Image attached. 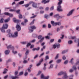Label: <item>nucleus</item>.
<instances>
[{
  "instance_id": "f257e3e1",
  "label": "nucleus",
  "mask_w": 79,
  "mask_h": 79,
  "mask_svg": "<svg viewBox=\"0 0 79 79\" xmlns=\"http://www.w3.org/2000/svg\"><path fill=\"white\" fill-rule=\"evenodd\" d=\"M59 2L58 3V5L57 6V10L58 11H63V9L61 8V4L62 3V0H59Z\"/></svg>"
},
{
  "instance_id": "f03ea898",
  "label": "nucleus",
  "mask_w": 79,
  "mask_h": 79,
  "mask_svg": "<svg viewBox=\"0 0 79 79\" xmlns=\"http://www.w3.org/2000/svg\"><path fill=\"white\" fill-rule=\"evenodd\" d=\"M63 74L64 75V77H63V78L66 79V78H67V77H68L67 74L66 73V72L61 71L58 73V75L61 76Z\"/></svg>"
},
{
  "instance_id": "7ed1b4c3",
  "label": "nucleus",
  "mask_w": 79,
  "mask_h": 79,
  "mask_svg": "<svg viewBox=\"0 0 79 79\" xmlns=\"http://www.w3.org/2000/svg\"><path fill=\"white\" fill-rule=\"evenodd\" d=\"M8 25L7 24H4L2 26V27L1 28V31L2 32H5V29H7Z\"/></svg>"
},
{
  "instance_id": "20e7f679",
  "label": "nucleus",
  "mask_w": 79,
  "mask_h": 79,
  "mask_svg": "<svg viewBox=\"0 0 79 79\" xmlns=\"http://www.w3.org/2000/svg\"><path fill=\"white\" fill-rule=\"evenodd\" d=\"M51 23L54 26H56V25H58V26H60L61 24V22H55L54 21H51Z\"/></svg>"
},
{
  "instance_id": "39448f33",
  "label": "nucleus",
  "mask_w": 79,
  "mask_h": 79,
  "mask_svg": "<svg viewBox=\"0 0 79 79\" xmlns=\"http://www.w3.org/2000/svg\"><path fill=\"white\" fill-rule=\"evenodd\" d=\"M29 32H33L34 29H36V27L34 26H33L30 27H29Z\"/></svg>"
},
{
  "instance_id": "423d86ee",
  "label": "nucleus",
  "mask_w": 79,
  "mask_h": 79,
  "mask_svg": "<svg viewBox=\"0 0 79 79\" xmlns=\"http://www.w3.org/2000/svg\"><path fill=\"white\" fill-rule=\"evenodd\" d=\"M49 76H47L45 77L44 74H41L40 79H49Z\"/></svg>"
},
{
  "instance_id": "0eeeda50",
  "label": "nucleus",
  "mask_w": 79,
  "mask_h": 79,
  "mask_svg": "<svg viewBox=\"0 0 79 79\" xmlns=\"http://www.w3.org/2000/svg\"><path fill=\"white\" fill-rule=\"evenodd\" d=\"M54 17L55 18H57V20H58L59 19H60V18H61L62 17L60 16L59 14H57L56 15H55L54 16Z\"/></svg>"
},
{
  "instance_id": "6e6552de",
  "label": "nucleus",
  "mask_w": 79,
  "mask_h": 79,
  "mask_svg": "<svg viewBox=\"0 0 79 79\" xmlns=\"http://www.w3.org/2000/svg\"><path fill=\"white\" fill-rule=\"evenodd\" d=\"M60 47V44H56L53 45V47L54 48H59Z\"/></svg>"
},
{
  "instance_id": "1a4fd4ad",
  "label": "nucleus",
  "mask_w": 79,
  "mask_h": 79,
  "mask_svg": "<svg viewBox=\"0 0 79 79\" xmlns=\"http://www.w3.org/2000/svg\"><path fill=\"white\" fill-rule=\"evenodd\" d=\"M74 9H72L69 12V13L67 15V16H71V15H72V14H73V12H74Z\"/></svg>"
},
{
  "instance_id": "9d476101",
  "label": "nucleus",
  "mask_w": 79,
  "mask_h": 79,
  "mask_svg": "<svg viewBox=\"0 0 79 79\" xmlns=\"http://www.w3.org/2000/svg\"><path fill=\"white\" fill-rule=\"evenodd\" d=\"M45 38V37H42V36L41 35H39L38 37V39H40V42H42V41L44 40V39Z\"/></svg>"
},
{
  "instance_id": "9b49d317",
  "label": "nucleus",
  "mask_w": 79,
  "mask_h": 79,
  "mask_svg": "<svg viewBox=\"0 0 79 79\" xmlns=\"http://www.w3.org/2000/svg\"><path fill=\"white\" fill-rule=\"evenodd\" d=\"M13 21L14 23H19L21 22V20L17 19L15 18H13Z\"/></svg>"
},
{
  "instance_id": "f8f14e48",
  "label": "nucleus",
  "mask_w": 79,
  "mask_h": 79,
  "mask_svg": "<svg viewBox=\"0 0 79 79\" xmlns=\"http://www.w3.org/2000/svg\"><path fill=\"white\" fill-rule=\"evenodd\" d=\"M15 48V47H12L11 48V49L12 51V53L13 54H16L17 53V51H15L14 50V49Z\"/></svg>"
},
{
  "instance_id": "ddd939ff",
  "label": "nucleus",
  "mask_w": 79,
  "mask_h": 79,
  "mask_svg": "<svg viewBox=\"0 0 79 79\" xmlns=\"http://www.w3.org/2000/svg\"><path fill=\"white\" fill-rule=\"evenodd\" d=\"M10 78L12 79H19V77L17 76H16L15 77H14L12 76H11L10 77Z\"/></svg>"
},
{
  "instance_id": "4468645a",
  "label": "nucleus",
  "mask_w": 79,
  "mask_h": 79,
  "mask_svg": "<svg viewBox=\"0 0 79 79\" xmlns=\"http://www.w3.org/2000/svg\"><path fill=\"white\" fill-rule=\"evenodd\" d=\"M16 28L18 31H19L21 29V27L19 25H17L16 26Z\"/></svg>"
},
{
  "instance_id": "2eb2a0df",
  "label": "nucleus",
  "mask_w": 79,
  "mask_h": 79,
  "mask_svg": "<svg viewBox=\"0 0 79 79\" xmlns=\"http://www.w3.org/2000/svg\"><path fill=\"white\" fill-rule=\"evenodd\" d=\"M37 3H35L34 2H33L32 4V6L33 7V8H37Z\"/></svg>"
},
{
  "instance_id": "dca6fc26",
  "label": "nucleus",
  "mask_w": 79,
  "mask_h": 79,
  "mask_svg": "<svg viewBox=\"0 0 79 79\" xmlns=\"http://www.w3.org/2000/svg\"><path fill=\"white\" fill-rule=\"evenodd\" d=\"M14 37H17L18 36V33L17 31H15L14 32L13 35Z\"/></svg>"
},
{
  "instance_id": "f3484780",
  "label": "nucleus",
  "mask_w": 79,
  "mask_h": 79,
  "mask_svg": "<svg viewBox=\"0 0 79 79\" xmlns=\"http://www.w3.org/2000/svg\"><path fill=\"white\" fill-rule=\"evenodd\" d=\"M10 50H6L5 51V55H8V54L10 53Z\"/></svg>"
},
{
  "instance_id": "a211bd4d",
  "label": "nucleus",
  "mask_w": 79,
  "mask_h": 79,
  "mask_svg": "<svg viewBox=\"0 0 79 79\" xmlns=\"http://www.w3.org/2000/svg\"><path fill=\"white\" fill-rule=\"evenodd\" d=\"M5 45L7 47V48H8V49H9L11 48V45H10L8 46V44H6Z\"/></svg>"
},
{
  "instance_id": "6ab92c4d",
  "label": "nucleus",
  "mask_w": 79,
  "mask_h": 79,
  "mask_svg": "<svg viewBox=\"0 0 79 79\" xmlns=\"http://www.w3.org/2000/svg\"><path fill=\"white\" fill-rule=\"evenodd\" d=\"M40 49V48L38 47L37 48H34L32 49L33 51H35V50H37V51L39 50Z\"/></svg>"
},
{
  "instance_id": "aec40b11",
  "label": "nucleus",
  "mask_w": 79,
  "mask_h": 79,
  "mask_svg": "<svg viewBox=\"0 0 79 79\" xmlns=\"http://www.w3.org/2000/svg\"><path fill=\"white\" fill-rule=\"evenodd\" d=\"M8 71V69H4V71L3 72V74H6V72Z\"/></svg>"
},
{
  "instance_id": "412c9836",
  "label": "nucleus",
  "mask_w": 79,
  "mask_h": 79,
  "mask_svg": "<svg viewBox=\"0 0 79 79\" xmlns=\"http://www.w3.org/2000/svg\"><path fill=\"white\" fill-rule=\"evenodd\" d=\"M9 37H14L13 35L11 33H9Z\"/></svg>"
},
{
  "instance_id": "4be33fe9",
  "label": "nucleus",
  "mask_w": 79,
  "mask_h": 79,
  "mask_svg": "<svg viewBox=\"0 0 79 79\" xmlns=\"http://www.w3.org/2000/svg\"><path fill=\"white\" fill-rule=\"evenodd\" d=\"M23 73L24 72H23V71L20 72L19 73V76H22V75H23Z\"/></svg>"
},
{
  "instance_id": "5701e85b",
  "label": "nucleus",
  "mask_w": 79,
  "mask_h": 79,
  "mask_svg": "<svg viewBox=\"0 0 79 79\" xmlns=\"http://www.w3.org/2000/svg\"><path fill=\"white\" fill-rule=\"evenodd\" d=\"M24 1H22L19 2V5H22V4H24Z\"/></svg>"
},
{
  "instance_id": "b1692460",
  "label": "nucleus",
  "mask_w": 79,
  "mask_h": 79,
  "mask_svg": "<svg viewBox=\"0 0 79 79\" xmlns=\"http://www.w3.org/2000/svg\"><path fill=\"white\" fill-rule=\"evenodd\" d=\"M53 64H51L49 66V69H52V68H53Z\"/></svg>"
},
{
  "instance_id": "393cba45",
  "label": "nucleus",
  "mask_w": 79,
  "mask_h": 79,
  "mask_svg": "<svg viewBox=\"0 0 79 79\" xmlns=\"http://www.w3.org/2000/svg\"><path fill=\"white\" fill-rule=\"evenodd\" d=\"M73 60H74V58H72L70 59V60L69 61V62L72 64H73Z\"/></svg>"
},
{
  "instance_id": "a878e982",
  "label": "nucleus",
  "mask_w": 79,
  "mask_h": 79,
  "mask_svg": "<svg viewBox=\"0 0 79 79\" xmlns=\"http://www.w3.org/2000/svg\"><path fill=\"white\" fill-rule=\"evenodd\" d=\"M61 59H58L56 60V62L57 63H60L61 62Z\"/></svg>"
},
{
  "instance_id": "bb28decb",
  "label": "nucleus",
  "mask_w": 79,
  "mask_h": 79,
  "mask_svg": "<svg viewBox=\"0 0 79 79\" xmlns=\"http://www.w3.org/2000/svg\"><path fill=\"white\" fill-rule=\"evenodd\" d=\"M9 11H10L11 12H15L16 11V10H15V9H10L9 10Z\"/></svg>"
},
{
  "instance_id": "cd10ccee",
  "label": "nucleus",
  "mask_w": 79,
  "mask_h": 79,
  "mask_svg": "<svg viewBox=\"0 0 79 79\" xmlns=\"http://www.w3.org/2000/svg\"><path fill=\"white\" fill-rule=\"evenodd\" d=\"M4 15H7V16H9V15H10V13L7 12H5L4 13Z\"/></svg>"
},
{
  "instance_id": "c85d7f7f",
  "label": "nucleus",
  "mask_w": 79,
  "mask_h": 79,
  "mask_svg": "<svg viewBox=\"0 0 79 79\" xmlns=\"http://www.w3.org/2000/svg\"><path fill=\"white\" fill-rule=\"evenodd\" d=\"M4 15H7V16H9V15H10V13L7 12H5L4 13Z\"/></svg>"
},
{
  "instance_id": "c756f323",
  "label": "nucleus",
  "mask_w": 79,
  "mask_h": 79,
  "mask_svg": "<svg viewBox=\"0 0 79 79\" xmlns=\"http://www.w3.org/2000/svg\"><path fill=\"white\" fill-rule=\"evenodd\" d=\"M10 20V18H8L7 19H6L5 20V23H7V22H8Z\"/></svg>"
},
{
  "instance_id": "7c9ffc66",
  "label": "nucleus",
  "mask_w": 79,
  "mask_h": 79,
  "mask_svg": "<svg viewBox=\"0 0 79 79\" xmlns=\"http://www.w3.org/2000/svg\"><path fill=\"white\" fill-rule=\"evenodd\" d=\"M29 5H30V4H27L24 5V6L26 8H27V7H28V6H29Z\"/></svg>"
},
{
  "instance_id": "2f4dec72",
  "label": "nucleus",
  "mask_w": 79,
  "mask_h": 79,
  "mask_svg": "<svg viewBox=\"0 0 79 79\" xmlns=\"http://www.w3.org/2000/svg\"><path fill=\"white\" fill-rule=\"evenodd\" d=\"M41 73H42V71H38V74H37V76H39V75H40V74H41Z\"/></svg>"
},
{
  "instance_id": "473e14b6",
  "label": "nucleus",
  "mask_w": 79,
  "mask_h": 79,
  "mask_svg": "<svg viewBox=\"0 0 79 79\" xmlns=\"http://www.w3.org/2000/svg\"><path fill=\"white\" fill-rule=\"evenodd\" d=\"M46 0H43L41 2V3H44V4H45V3H46Z\"/></svg>"
},
{
  "instance_id": "72a5a7b5",
  "label": "nucleus",
  "mask_w": 79,
  "mask_h": 79,
  "mask_svg": "<svg viewBox=\"0 0 79 79\" xmlns=\"http://www.w3.org/2000/svg\"><path fill=\"white\" fill-rule=\"evenodd\" d=\"M16 13H18V14H19V13H20V10H16L15 11Z\"/></svg>"
},
{
  "instance_id": "f704fd0d",
  "label": "nucleus",
  "mask_w": 79,
  "mask_h": 79,
  "mask_svg": "<svg viewBox=\"0 0 79 79\" xmlns=\"http://www.w3.org/2000/svg\"><path fill=\"white\" fill-rule=\"evenodd\" d=\"M68 52V50H67L63 51L62 52V54H64V53H66V52Z\"/></svg>"
},
{
  "instance_id": "c9c22d12",
  "label": "nucleus",
  "mask_w": 79,
  "mask_h": 79,
  "mask_svg": "<svg viewBox=\"0 0 79 79\" xmlns=\"http://www.w3.org/2000/svg\"><path fill=\"white\" fill-rule=\"evenodd\" d=\"M60 55V54H58L56 55V56L55 57V59H57L58 57H59V56Z\"/></svg>"
},
{
  "instance_id": "e433bc0d",
  "label": "nucleus",
  "mask_w": 79,
  "mask_h": 79,
  "mask_svg": "<svg viewBox=\"0 0 79 79\" xmlns=\"http://www.w3.org/2000/svg\"><path fill=\"white\" fill-rule=\"evenodd\" d=\"M69 44H73V41L71 40H70L68 41Z\"/></svg>"
},
{
  "instance_id": "4c0bfd02",
  "label": "nucleus",
  "mask_w": 79,
  "mask_h": 79,
  "mask_svg": "<svg viewBox=\"0 0 79 79\" xmlns=\"http://www.w3.org/2000/svg\"><path fill=\"white\" fill-rule=\"evenodd\" d=\"M76 38V36H70V39H74Z\"/></svg>"
},
{
  "instance_id": "58836bf2",
  "label": "nucleus",
  "mask_w": 79,
  "mask_h": 79,
  "mask_svg": "<svg viewBox=\"0 0 79 79\" xmlns=\"http://www.w3.org/2000/svg\"><path fill=\"white\" fill-rule=\"evenodd\" d=\"M49 59V57L48 56H47L45 57V60H48Z\"/></svg>"
},
{
  "instance_id": "ea45409f",
  "label": "nucleus",
  "mask_w": 79,
  "mask_h": 79,
  "mask_svg": "<svg viewBox=\"0 0 79 79\" xmlns=\"http://www.w3.org/2000/svg\"><path fill=\"white\" fill-rule=\"evenodd\" d=\"M28 74V73L27 72H25V73H24V75L25 76H27Z\"/></svg>"
},
{
  "instance_id": "a19ab883",
  "label": "nucleus",
  "mask_w": 79,
  "mask_h": 79,
  "mask_svg": "<svg viewBox=\"0 0 79 79\" xmlns=\"http://www.w3.org/2000/svg\"><path fill=\"white\" fill-rule=\"evenodd\" d=\"M19 19H21V18H23V17L22 16V15H21V14L19 15Z\"/></svg>"
},
{
  "instance_id": "79ce46f5",
  "label": "nucleus",
  "mask_w": 79,
  "mask_h": 79,
  "mask_svg": "<svg viewBox=\"0 0 79 79\" xmlns=\"http://www.w3.org/2000/svg\"><path fill=\"white\" fill-rule=\"evenodd\" d=\"M68 63V60H67L64 62V64H67Z\"/></svg>"
},
{
  "instance_id": "37998d69",
  "label": "nucleus",
  "mask_w": 79,
  "mask_h": 79,
  "mask_svg": "<svg viewBox=\"0 0 79 79\" xmlns=\"http://www.w3.org/2000/svg\"><path fill=\"white\" fill-rule=\"evenodd\" d=\"M0 22H1V23H3V19H1L0 20Z\"/></svg>"
},
{
  "instance_id": "c03bdc74",
  "label": "nucleus",
  "mask_w": 79,
  "mask_h": 79,
  "mask_svg": "<svg viewBox=\"0 0 79 79\" xmlns=\"http://www.w3.org/2000/svg\"><path fill=\"white\" fill-rule=\"evenodd\" d=\"M54 9V6H52L50 8V10H53Z\"/></svg>"
},
{
  "instance_id": "a18cd8bd",
  "label": "nucleus",
  "mask_w": 79,
  "mask_h": 79,
  "mask_svg": "<svg viewBox=\"0 0 79 79\" xmlns=\"http://www.w3.org/2000/svg\"><path fill=\"white\" fill-rule=\"evenodd\" d=\"M18 74V71H16L15 72V76H16Z\"/></svg>"
},
{
  "instance_id": "49530a36",
  "label": "nucleus",
  "mask_w": 79,
  "mask_h": 79,
  "mask_svg": "<svg viewBox=\"0 0 79 79\" xmlns=\"http://www.w3.org/2000/svg\"><path fill=\"white\" fill-rule=\"evenodd\" d=\"M34 21H35V20H33V21L31 23H30V25H31L33 24L34 23Z\"/></svg>"
},
{
  "instance_id": "de8ad7c7",
  "label": "nucleus",
  "mask_w": 79,
  "mask_h": 79,
  "mask_svg": "<svg viewBox=\"0 0 79 79\" xmlns=\"http://www.w3.org/2000/svg\"><path fill=\"white\" fill-rule=\"evenodd\" d=\"M21 24H22V26H25L26 24V23L25 22H22L21 23Z\"/></svg>"
},
{
  "instance_id": "09e8293b",
  "label": "nucleus",
  "mask_w": 79,
  "mask_h": 79,
  "mask_svg": "<svg viewBox=\"0 0 79 79\" xmlns=\"http://www.w3.org/2000/svg\"><path fill=\"white\" fill-rule=\"evenodd\" d=\"M34 45H30V48H34Z\"/></svg>"
},
{
  "instance_id": "8fccbe9b",
  "label": "nucleus",
  "mask_w": 79,
  "mask_h": 79,
  "mask_svg": "<svg viewBox=\"0 0 79 79\" xmlns=\"http://www.w3.org/2000/svg\"><path fill=\"white\" fill-rule=\"evenodd\" d=\"M35 42V40H33L30 41L31 43H34Z\"/></svg>"
},
{
  "instance_id": "3c124183",
  "label": "nucleus",
  "mask_w": 79,
  "mask_h": 79,
  "mask_svg": "<svg viewBox=\"0 0 79 79\" xmlns=\"http://www.w3.org/2000/svg\"><path fill=\"white\" fill-rule=\"evenodd\" d=\"M29 50H27L25 53L26 55H27L29 53Z\"/></svg>"
},
{
  "instance_id": "603ef678",
  "label": "nucleus",
  "mask_w": 79,
  "mask_h": 79,
  "mask_svg": "<svg viewBox=\"0 0 79 79\" xmlns=\"http://www.w3.org/2000/svg\"><path fill=\"white\" fill-rule=\"evenodd\" d=\"M9 16H10V17H13V15L12 14H11L10 13V15H9Z\"/></svg>"
},
{
  "instance_id": "864d4df0",
  "label": "nucleus",
  "mask_w": 79,
  "mask_h": 79,
  "mask_svg": "<svg viewBox=\"0 0 79 79\" xmlns=\"http://www.w3.org/2000/svg\"><path fill=\"white\" fill-rule=\"evenodd\" d=\"M48 10H49V7H47L45 8V10H46V11H48Z\"/></svg>"
},
{
  "instance_id": "5fc2aeb1",
  "label": "nucleus",
  "mask_w": 79,
  "mask_h": 79,
  "mask_svg": "<svg viewBox=\"0 0 79 79\" xmlns=\"http://www.w3.org/2000/svg\"><path fill=\"white\" fill-rule=\"evenodd\" d=\"M69 72L70 73H73V69H71L69 70Z\"/></svg>"
},
{
  "instance_id": "6e6d98bb",
  "label": "nucleus",
  "mask_w": 79,
  "mask_h": 79,
  "mask_svg": "<svg viewBox=\"0 0 79 79\" xmlns=\"http://www.w3.org/2000/svg\"><path fill=\"white\" fill-rule=\"evenodd\" d=\"M54 40H55L54 39H51L50 40V42L51 43L53 42L54 41Z\"/></svg>"
},
{
  "instance_id": "4d7b16f0",
  "label": "nucleus",
  "mask_w": 79,
  "mask_h": 79,
  "mask_svg": "<svg viewBox=\"0 0 79 79\" xmlns=\"http://www.w3.org/2000/svg\"><path fill=\"white\" fill-rule=\"evenodd\" d=\"M41 64V63L39 62V63H38V64H36L37 66H40V65Z\"/></svg>"
},
{
  "instance_id": "13d9d810",
  "label": "nucleus",
  "mask_w": 79,
  "mask_h": 79,
  "mask_svg": "<svg viewBox=\"0 0 79 79\" xmlns=\"http://www.w3.org/2000/svg\"><path fill=\"white\" fill-rule=\"evenodd\" d=\"M11 7H6L5 8V10H8V9H10Z\"/></svg>"
},
{
  "instance_id": "bf43d9fd",
  "label": "nucleus",
  "mask_w": 79,
  "mask_h": 79,
  "mask_svg": "<svg viewBox=\"0 0 79 79\" xmlns=\"http://www.w3.org/2000/svg\"><path fill=\"white\" fill-rule=\"evenodd\" d=\"M79 60H77V62L76 63V64L77 65V64H79Z\"/></svg>"
},
{
  "instance_id": "052dcab7",
  "label": "nucleus",
  "mask_w": 79,
  "mask_h": 79,
  "mask_svg": "<svg viewBox=\"0 0 79 79\" xmlns=\"http://www.w3.org/2000/svg\"><path fill=\"white\" fill-rule=\"evenodd\" d=\"M23 63H27V61L26 60H24Z\"/></svg>"
},
{
  "instance_id": "680f3d73",
  "label": "nucleus",
  "mask_w": 79,
  "mask_h": 79,
  "mask_svg": "<svg viewBox=\"0 0 79 79\" xmlns=\"http://www.w3.org/2000/svg\"><path fill=\"white\" fill-rule=\"evenodd\" d=\"M30 45H31V44L30 43H28L27 44V47H29V46H30Z\"/></svg>"
},
{
  "instance_id": "e2e57ef3",
  "label": "nucleus",
  "mask_w": 79,
  "mask_h": 79,
  "mask_svg": "<svg viewBox=\"0 0 79 79\" xmlns=\"http://www.w3.org/2000/svg\"><path fill=\"white\" fill-rule=\"evenodd\" d=\"M11 61V59H9L7 60V63H8V62H10V61Z\"/></svg>"
},
{
  "instance_id": "0e129e2a",
  "label": "nucleus",
  "mask_w": 79,
  "mask_h": 79,
  "mask_svg": "<svg viewBox=\"0 0 79 79\" xmlns=\"http://www.w3.org/2000/svg\"><path fill=\"white\" fill-rule=\"evenodd\" d=\"M38 56V55H36L35 57H34V59H35V58H37V57Z\"/></svg>"
},
{
  "instance_id": "69168bd1",
  "label": "nucleus",
  "mask_w": 79,
  "mask_h": 79,
  "mask_svg": "<svg viewBox=\"0 0 79 79\" xmlns=\"http://www.w3.org/2000/svg\"><path fill=\"white\" fill-rule=\"evenodd\" d=\"M44 13V11L42 10H41L40 12V14H42L43 13Z\"/></svg>"
},
{
  "instance_id": "338daca9",
  "label": "nucleus",
  "mask_w": 79,
  "mask_h": 79,
  "mask_svg": "<svg viewBox=\"0 0 79 79\" xmlns=\"http://www.w3.org/2000/svg\"><path fill=\"white\" fill-rule=\"evenodd\" d=\"M24 21L25 23H27V21H28L27 19H24Z\"/></svg>"
},
{
  "instance_id": "774afa93",
  "label": "nucleus",
  "mask_w": 79,
  "mask_h": 79,
  "mask_svg": "<svg viewBox=\"0 0 79 79\" xmlns=\"http://www.w3.org/2000/svg\"><path fill=\"white\" fill-rule=\"evenodd\" d=\"M48 28H51V25H50V24H48Z\"/></svg>"
}]
</instances>
